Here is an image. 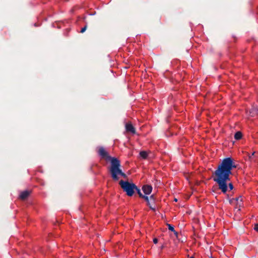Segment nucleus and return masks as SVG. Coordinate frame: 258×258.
<instances>
[{"label":"nucleus","instance_id":"obj_1","mask_svg":"<svg viewBox=\"0 0 258 258\" xmlns=\"http://www.w3.org/2000/svg\"><path fill=\"white\" fill-rule=\"evenodd\" d=\"M236 167V166L232 158H226L222 160L214 172V181L218 183V185L213 187L212 190L214 192H217L219 189L224 193L228 191L227 182L230 180L229 176L231 174L232 169ZM228 187L230 189L229 191L233 189L232 183H228Z\"/></svg>","mask_w":258,"mask_h":258},{"label":"nucleus","instance_id":"obj_2","mask_svg":"<svg viewBox=\"0 0 258 258\" xmlns=\"http://www.w3.org/2000/svg\"><path fill=\"white\" fill-rule=\"evenodd\" d=\"M98 153L102 158L110 161L111 166L109 171L111 177L114 180L116 181L119 179L118 175H120L124 178L127 177L126 175L120 169V162L117 158L109 156L108 152L102 147L99 148Z\"/></svg>","mask_w":258,"mask_h":258},{"label":"nucleus","instance_id":"obj_3","mask_svg":"<svg viewBox=\"0 0 258 258\" xmlns=\"http://www.w3.org/2000/svg\"><path fill=\"white\" fill-rule=\"evenodd\" d=\"M119 185L123 189V191L126 192L127 194H135V191L137 192V194H141L140 189L133 183L121 180L119 181Z\"/></svg>","mask_w":258,"mask_h":258},{"label":"nucleus","instance_id":"obj_4","mask_svg":"<svg viewBox=\"0 0 258 258\" xmlns=\"http://www.w3.org/2000/svg\"><path fill=\"white\" fill-rule=\"evenodd\" d=\"M228 196V199L229 200V202L230 204H236V207L235 209L236 210V212H239L240 210V205H239V203L241 202L242 201V199L241 198V197H238L237 198H231V196H229V195H227Z\"/></svg>","mask_w":258,"mask_h":258},{"label":"nucleus","instance_id":"obj_5","mask_svg":"<svg viewBox=\"0 0 258 258\" xmlns=\"http://www.w3.org/2000/svg\"><path fill=\"white\" fill-rule=\"evenodd\" d=\"M139 197L141 198L145 199V200L147 202L148 205L149 206L150 208L153 211L155 210V206L153 205L155 203H152V201H150L149 198V196L147 195H139Z\"/></svg>","mask_w":258,"mask_h":258},{"label":"nucleus","instance_id":"obj_6","mask_svg":"<svg viewBox=\"0 0 258 258\" xmlns=\"http://www.w3.org/2000/svg\"><path fill=\"white\" fill-rule=\"evenodd\" d=\"M125 130L128 133H131L133 134L136 133V129L131 122H128L125 124Z\"/></svg>","mask_w":258,"mask_h":258},{"label":"nucleus","instance_id":"obj_7","mask_svg":"<svg viewBox=\"0 0 258 258\" xmlns=\"http://www.w3.org/2000/svg\"><path fill=\"white\" fill-rule=\"evenodd\" d=\"M142 189L144 194H151L152 190V186L151 185L145 184L142 186Z\"/></svg>","mask_w":258,"mask_h":258},{"label":"nucleus","instance_id":"obj_8","mask_svg":"<svg viewBox=\"0 0 258 258\" xmlns=\"http://www.w3.org/2000/svg\"><path fill=\"white\" fill-rule=\"evenodd\" d=\"M249 114L252 116H254L258 114V108L257 107H253L249 110Z\"/></svg>","mask_w":258,"mask_h":258},{"label":"nucleus","instance_id":"obj_9","mask_svg":"<svg viewBox=\"0 0 258 258\" xmlns=\"http://www.w3.org/2000/svg\"><path fill=\"white\" fill-rule=\"evenodd\" d=\"M242 134L240 132H236L234 135V138L236 140H239L241 139Z\"/></svg>","mask_w":258,"mask_h":258},{"label":"nucleus","instance_id":"obj_10","mask_svg":"<svg viewBox=\"0 0 258 258\" xmlns=\"http://www.w3.org/2000/svg\"><path fill=\"white\" fill-rule=\"evenodd\" d=\"M140 156L144 159H146L148 157V153L146 151H142L140 152Z\"/></svg>","mask_w":258,"mask_h":258},{"label":"nucleus","instance_id":"obj_11","mask_svg":"<svg viewBox=\"0 0 258 258\" xmlns=\"http://www.w3.org/2000/svg\"><path fill=\"white\" fill-rule=\"evenodd\" d=\"M29 195H20L19 197V199L25 201L28 198Z\"/></svg>","mask_w":258,"mask_h":258},{"label":"nucleus","instance_id":"obj_12","mask_svg":"<svg viewBox=\"0 0 258 258\" xmlns=\"http://www.w3.org/2000/svg\"><path fill=\"white\" fill-rule=\"evenodd\" d=\"M149 195H147L148 196ZM149 197L150 201H152V203H155L156 200V197H155V195H149Z\"/></svg>","mask_w":258,"mask_h":258},{"label":"nucleus","instance_id":"obj_13","mask_svg":"<svg viewBox=\"0 0 258 258\" xmlns=\"http://www.w3.org/2000/svg\"><path fill=\"white\" fill-rule=\"evenodd\" d=\"M167 225L168 227V229L172 232H174V228L172 225L169 224H167Z\"/></svg>","mask_w":258,"mask_h":258},{"label":"nucleus","instance_id":"obj_14","mask_svg":"<svg viewBox=\"0 0 258 258\" xmlns=\"http://www.w3.org/2000/svg\"><path fill=\"white\" fill-rule=\"evenodd\" d=\"M87 28V26L85 25L83 28H82L80 32L82 33H84L86 30Z\"/></svg>","mask_w":258,"mask_h":258},{"label":"nucleus","instance_id":"obj_15","mask_svg":"<svg viewBox=\"0 0 258 258\" xmlns=\"http://www.w3.org/2000/svg\"><path fill=\"white\" fill-rule=\"evenodd\" d=\"M255 154V152H253L251 155H250L249 154H248V159L249 160H251L252 159V156H254Z\"/></svg>","mask_w":258,"mask_h":258},{"label":"nucleus","instance_id":"obj_16","mask_svg":"<svg viewBox=\"0 0 258 258\" xmlns=\"http://www.w3.org/2000/svg\"><path fill=\"white\" fill-rule=\"evenodd\" d=\"M253 229L257 232H258V223H256L254 225Z\"/></svg>","mask_w":258,"mask_h":258},{"label":"nucleus","instance_id":"obj_17","mask_svg":"<svg viewBox=\"0 0 258 258\" xmlns=\"http://www.w3.org/2000/svg\"><path fill=\"white\" fill-rule=\"evenodd\" d=\"M30 192H31L28 190H25L21 192L20 194H30Z\"/></svg>","mask_w":258,"mask_h":258},{"label":"nucleus","instance_id":"obj_18","mask_svg":"<svg viewBox=\"0 0 258 258\" xmlns=\"http://www.w3.org/2000/svg\"><path fill=\"white\" fill-rule=\"evenodd\" d=\"M158 241V239H157V238H154V239H153V242H154L155 244L157 243Z\"/></svg>","mask_w":258,"mask_h":258},{"label":"nucleus","instance_id":"obj_19","mask_svg":"<svg viewBox=\"0 0 258 258\" xmlns=\"http://www.w3.org/2000/svg\"><path fill=\"white\" fill-rule=\"evenodd\" d=\"M189 198H190V196L188 195H187L184 198H185V200H187L189 199Z\"/></svg>","mask_w":258,"mask_h":258},{"label":"nucleus","instance_id":"obj_20","mask_svg":"<svg viewBox=\"0 0 258 258\" xmlns=\"http://www.w3.org/2000/svg\"><path fill=\"white\" fill-rule=\"evenodd\" d=\"M174 232V234H175L176 236H177V234H178L177 232L176 231H175V230H174V232Z\"/></svg>","mask_w":258,"mask_h":258},{"label":"nucleus","instance_id":"obj_21","mask_svg":"<svg viewBox=\"0 0 258 258\" xmlns=\"http://www.w3.org/2000/svg\"><path fill=\"white\" fill-rule=\"evenodd\" d=\"M164 245H162V246H161V249H163V248H164Z\"/></svg>","mask_w":258,"mask_h":258},{"label":"nucleus","instance_id":"obj_22","mask_svg":"<svg viewBox=\"0 0 258 258\" xmlns=\"http://www.w3.org/2000/svg\"><path fill=\"white\" fill-rule=\"evenodd\" d=\"M174 201H175V202H177V199H176V198H175V199H174Z\"/></svg>","mask_w":258,"mask_h":258},{"label":"nucleus","instance_id":"obj_23","mask_svg":"<svg viewBox=\"0 0 258 258\" xmlns=\"http://www.w3.org/2000/svg\"><path fill=\"white\" fill-rule=\"evenodd\" d=\"M128 195V196H131H131H132L133 195L130 194V195Z\"/></svg>","mask_w":258,"mask_h":258},{"label":"nucleus","instance_id":"obj_24","mask_svg":"<svg viewBox=\"0 0 258 258\" xmlns=\"http://www.w3.org/2000/svg\"><path fill=\"white\" fill-rule=\"evenodd\" d=\"M190 258H194L193 256L190 257Z\"/></svg>","mask_w":258,"mask_h":258}]
</instances>
